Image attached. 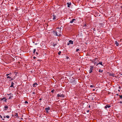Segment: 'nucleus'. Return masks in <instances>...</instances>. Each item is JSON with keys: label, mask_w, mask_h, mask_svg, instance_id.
Instances as JSON below:
<instances>
[{"label": "nucleus", "mask_w": 122, "mask_h": 122, "mask_svg": "<svg viewBox=\"0 0 122 122\" xmlns=\"http://www.w3.org/2000/svg\"><path fill=\"white\" fill-rule=\"evenodd\" d=\"M94 86L92 85H91L90 86V87H93Z\"/></svg>", "instance_id": "7c9ffc66"}, {"label": "nucleus", "mask_w": 122, "mask_h": 122, "mask_svg": "<svg viewBox=\"0 0 122 122\" xmlns=\"http://www.w3.org/2000/svg\"><path fill=\"white\" fill-rule=\"evenodd\" d=\"M0 117L1 118H2V117L1 115H0Z\"/></svg>", "instance_id": "f704fd0d"}, {"label": "nucleus", "mask_w": 122, "mask_h": 122, "mask_svg": "<svg viewBox=\"0 0 122 122\" xmlns=\"http://www.w3.org/2000/svg\"><path fill=\"white\" fill-rule=\"evenodd\" d=\"M97 60L98 61V58H95V59L93 60H90V61H91L92 63H94V64L95 65H96V64H97V63L98 62H97Z\"/></svg>", "instance_id": "7ed1b4c3"}, {"label": "nucleus", "mask_w": 122, "mask_h": 122, "mask_svg": "<svg viewBox=\"0 0 122 122\" xmlns=\"http://www.w3.org/2000/svg\"><path fill=\"white\" fill-rule=\"evenodd\" d=\"M36 54L37 55H38V53L37 52H36Z\"/></svg>", "instance_id": "2f4dec72"}, {"label": "nucleus", "mask_w": 122, "mask_h": 122, "mask_svg": "<svg viewBox=\"0 0 122 122\" xmlns=\"http://www.w3.org/2000/svg\"><path fill=\"white\" fill-rule=\"evenodd\" d=\"M119 97L121 99H122V95H119Z\"/></svg>", "instance_id": "cd10ccee"}, {"label": "nucleus", "mask_w": 122, "mask_h": 122, "mask_svg": "<svg viewBox=\"0 0 122 122\" xmlns=\"http://www.w3.org/2000/svg\"><path fill=\"white\" fill-rule=\"evenodd\" d=\"M102 61L100 62H99V63L97 64V65L98 64H100L102 66H103V65L102 63Z\"/></svg>", "instance_id": "6ab92c4d"}, {"label": "nucleus", "mask_w": 122, "mask_h": 122, "mask_svg": "<svg viewBox=\"0 0 122 122\" xmlns=\"http://www.w3.org/2000/svg\"><path fill=\"white\" fill-rule=\"evenodd\" d=\"M69 57H67L66 58L67 59H69Z\"/></svg>", "instance_id": "58836bf2"}, {"label": "nucleus", "mask_w": 122, "mask_h": 122, "mask_svg": "<svg viewBox=\"0 0 122 122\" xmlns=\"http://www.w3.org/2000/svg\"><path fill=\"white\" fill-rule=\"evenodd\" d=\"M115 87L116 90H115V92H116V93H116L115 94L117 95H118L119 93L120 92V86L119 85H117Z\"/></svg>", "instance_id": "f03ea898"}, {"label": "nucleus", "mask_w": 122, "mask_h": 122, "mask_svg": "<svg viewBox=\"0 0 122 122\" xmlns=\"http://www.w3.org/2000/svg\"><path fill=\"white\" fill-rule=\"evenodd\" d=\"M4 99H5V97H3V98H1V99H0V100H1V101H2Z\"/></svg>", "instance_id": "393cba45"}, {"label": "nucleus", "mask_w": 122, "mask_h": 122, "mask_svg": "<svg viewBox=\"0 0 122 122\" xmlns=\"http://www.w3.org/2000/svg\"><path fill=\"white\" fill-rule=\"evenodd\" d=\"M33 58L34 59H35L36 58V57H35V56H34L33 57Z\"/></svg>", "instance_id": "72a5a7b5"}, {"label": "nucleus", "mask_w": 122, "mask_h": 122, "mask_svg": "<svg viewBox=\"0 0 122 122\" xmlns=\"http://www.w3.org/2000/svg\"><path fill=\"white\" fill-rule=\"evenodd\" d=\"M45 109L46 111V112L47 113H48L49 111L48 110H50V107H48L45 108Z\"/></svg>", "instance_id": "0eeeda50"}, {"label": "nucleus", "mask_w": 122, "mask_h": 122, "mask_svg": "<svg viewBox=\"0 0 122 122\" xmlns=\"http://www.w3.org/2000/svg\"><path fill=\"white\" fill-rule=\"evenodd\" d=\"M4 108L5 109L4 110H7V109L8 108V107L7 105H5L4 107Z\"/></svg>", "instance_id": "4468645a"}, {"label": "nucleus", "mask_w": 122, "mask_h": 122, "mask_svg": "<svg viewBox=\"0 0 122 122\" xmlns=\"http://www.w3.org/2000/svg\"><path fill=\"white\" fill-rule=\"evenodd\" d=\"M55 90L54 89H53L51 91V92L53 93L55 91Z\"/></svg>", "instance_id": "b1692460"}, {"label": "nucleus", "mask_w": 122, "mask_h": 122, "mask_svg": "<svg viewBox=\"0 0 122 122\" xmlns=\"http://www.w3.org/2000/svg\"><path fill=\"white\" fill-rule=\"evenodd\" d=\"M8 95V97H9V99H11L13 97V94L11 93L7 94Z\"/></svg>", "instance_id": "20e7f679"}, {"label": "nucleus", "mask_w": 122, "mask_h": 122, "mask_svg": "<svg viewBox=\"0 0 122 122\" xmlns=\"http://www.w3.org/2000/svg\"><path fill=\"white\" fill-rule=\"evenodd\" d=\"M71 2H68L67 3V5H68L67 7H70V6L71 5Z\"/></svg>", "instance_id": "9b49d317"}, {"label": "nucleus", "mask_w": 122, "mask_h": 122, "mask_svg": "<svg viewBox=\"0 0 122 122\" xmlns=\"http://www.w3.org/2000/svg\"><path fill=\"white\" fill-rule=\"evenodd\" d=\"M52 17H53L52 19L53 20L56 21L57 20V17L56 15L53 14L52 15Z\"/></svg>", "instance_id": "39448f33"}, {"label": "nucleus", "mask_w": 122, "mask_h": 122, "mask_svg": "<svg viewBox=\"0 0 122 122\" xmlns=\"http://www.w3.org/2000/svg\"><path fill=\"white\" fill-rule=\"evenodd\" d=\"M37 85L38 84L36 83H35L33 84V87H36V86H37Z\"/></svg>", "instance_id": "f8f14e48"}, {"label": "nucleus", "mask_w": 122, "mask_h": 122, "mask_svg": "<svg viewBox=\"0 0 122 122\" xmlns=\"http://www.w3.org/2000/svg\"><path fill=\"white\" fill-rule=\"evenodd\" d=\"M7 78H9L10 79L11 78V77H10V76H7Z\"/></svg>", "instance_id": "bb28decb"}, {"label": "nucleus", "mask_w": 122, "mask_h": 122, "mask_svg": "<svg viewBox=\"0 0 122 122\" xmlns=\"http://www.w3.org/2000/svg\"><path fill=\"white\" fill-rule=\"evenodd\" d=\"M2 119V120H4V119Z\"/></svg>", "instance_id": "c03bdc74"}, {"label": "nucleus", "mask_w": 122, "mask_h": 122, "mask_svg": "<svg viewBox=\"0 0 122 122\" xmlns=\"http://www.w3.org/2000/svg\"><path fill=\"white\" fill-rule=\"evenodd\" d=\"M57 97H64V96L63 94H58L57 95Z\"/></svg>", "instance_id": "6e6552de"}, {"label": "nucleus", "mask_w": 122, "mask_h": 122, "mask_svg": "<svg viewBox=\"0 0 122 122\" xmlns=\"http://www.w3.org/2000/svg\"><path fill=\"white\" fill-rule=\"evenodd\" d=\"M86 26V24H85V25H84L83 27H84Z\"/></svg>", "instance_id": "c9c22d12"}, {"label": "nucleus", "mask_w": 122, "mask_h": 122, "mask_svg": "<svg viewBox=\"0 0 122 122\" xmlns=\"http://www.w3.org/2000/svg\"><path fill=\"white\" fill-rule=\"evenodd\" d=\"M109 73V74L110 76H112L113 77H114V74H113V73Z\"/></svg>", "instance_id": "2eb2a0df"}, {"label": "nucleus", "mask_w": 122, "mask_h": 122, "mask_svg": "<svg viewBox=\"0 0 122 122\" xmlns=\"http://www.w3.org/2000/svg\"><path fill=\"white\" fill-rule=\"evenodd\" d=\"M11 73H10V74H6V76H8L9 75L10 76V75H11Z\"/></svg>", "instance_id": "4be33fe9"}, {"label": "nucleus", "mask_w": 122, "mask_h": 122, "mask_svg": "<svg viewBox=\"0 0 122 122\" xmlns=\"http://www.w3.org/2000/svg\"><path fill=\"white\" fill-rule=\"evenodd\" d=\"M14 84V83L13 82H12L11 85L10 86V87H13V85Z\"/></svg>", "instance_id": "a211bd4d"}, {"label": "nucleus", "mask_w": 122, "mask_h": 122, "mask_svg": "<svg viewBox=\"0 0 122 122\" xmlns=\"http://www.w3.org/2000/svg\"><path fill=\"white\" fill-rule=\"evenodd\" d=\"M110 105H107L105 107V109L107 108H109L110 107Z\"/></svg>", "instance_id": "ddd939ff"}, {"label": "nucleus", "mask_w": 122, "mask_h": 122, "mask_svg": "<svg viewBox=\"0 0 122 122\" xmlns=\"http://www.w3.org/2000/svg\"><path fill=\"white\" fill-rule=\"evenodd\" d=\"M36 51V49H34L33 50V53L34 54H35V53Z\"/></svg>", "instance_id": "412c9836"}, {"label": "nucleus", "mask_w": 122, "mask_h": 122, "mask_svg": "<svg viewBox=\"0 0 122 122\" xmlns=\"http://www.w3.org/2000/svg\"><path fill=\"white\" fill-rule=\"evenodd\" d=\"M7 99H6V97H5V99H4L3 100V102H7Z\"/></svg>", "instance_id": "aec40b11"}, {"label": "nucleus", "mask_w": 122, "mask_h": 122, "mask_svg": "<svg viewBox=\"0 0 122 122\" xmlns=\"http://www.w3.org/2000/svg\"><path fill=\"white\" fill-rule=\"evenodd\" d=\"M76 20L75 19H73L70 22V23H72L73 22L75 23L76 22Z\"/></svg>", "instance_id": "1a4fd4ad"}, {"label": "nucleus", "mask_w": 122, "mask_h": 122, "mask_svg": "<svg viewBox=\"0 0 122 122\" xmlns=\"http://www.w3.org/2000/svg\"><path fill=\"white\" fill-rule=\"evenodd\" d=\"M42 99L41 98H40L39 99V100L41 101V100H42Z\"/></svg>", "instance_id": "e433bc0d"}, {"label": "nucleus", "mask_w": 122, "mask_h": 122, "mask_svg": "<svg viewBox=\"0 0 122 122\" xmlns=\"http://www.w3.org/2000/svg\"><path fill=\"white\" fill-rule=\"evenodd\" d=\"M69 43H68L67 44V45H69L70 44H73V41L71 40L69 41Z\"/></svg>", "instance_id": "9d476101"}, {"label": "nucleus", "mask_w": 122, "mask_h": 122, "mask_svg": "<svg viewBox=\"0 0 122 122\" xmlns=\"http://www.w3.org/2000/svg\"><path fill=\"white\" fill-rule=\"evenodd\" d=\"M14 115L16 117H17V118L19 117H18V114L16 113H15V114H14Z\"/></svg>", "instance_id": "f3484780"}, {"label": "nucleus", "mask_w": 122, "mask_h": 122, "mask_svg": "<svg viewBox=\"0 0 122 122\" xmlns=\"http://www.w3.org/2000/svg\"><path fill=\"white\" fill-rule=\"evenodd\" d=\"M13 78H11V80H10L12 81V80H13Z\"/></svg>", "instance_id": "ea45409f"}, {"label": "nucleus", "mask_w": 122, "mask_h": 122, "mask_svg": "<svg viewBox=\"0 0 122 122\" xmlns=\"http://www.w3.org/2000/svg\"><path fill=\"white\" fill-rule=\"evenodd\" d=\"M4 118H5V116H4Z\"/></svg>", "instance_id": "37998d69"}, {"label": "nucleus", "mask_w": 122, "mask_h": 122, "mask_svg": "<svg viewBox=\"0 0 122 122\" xmlns=\"http://www.w3.org/2000/svg\"><path fill=\"white\" fill-rule=\"evenodd\" d=\"M25 103H28V102H27V101H25Z\"/></svg>", "instance_id": "a19ab883"}, {"label": "nucleus", "mask_w": 122, "mask_h": 122, "mask_svg": "<svg viewBox=\"0 0 122 122\" xmlns=\"http://www.w3.org/2000/svg\"><path fill=\"white\" fill-rule=\"evenodd\" d=\"M61 51H59L58 53V54L59 55H60V54H61Z\"/></svg>", "instance_id": "a878e982"}, {"label": "nucleus", "mask_w": 122, "mask_h": 122, "mask_svg": "<svg viewBox=\"0 0 122 122\" xmlns=\"http://www.w3.org/2000/svg\"><path fill=\"white\" fill-rule=\"evenodd\" d=\"M79 50V49H76V51L78 52Z\"/></svg>", "instance_id": "c85d7f7f"}, {"label": "nucleus", "mask_w": 122, "mask_h": 122, "mask_svg": "<svg viewBox=\"0 0 122 122\" xmlns=\"http://www.w3.org/2000/svg\"><path fill=\"white\" fill-rule=\"evenodd\" d=\"M89 110H87V112H89Z\"/></svg>", "instance_id": "4c0bfd02"}, {"label": "nucleus", "mask_w": 122, "mask_h": 122, "mask_svg": "<svg viewBox=\"0 0 122 122\" xmlns=\"http://www.w3.org/2000/svg\"><path fill=\"white\" fill-rule=\"evenodd\" d=\"M103 71V70H101V69H100L99 70V72H101V73H102V72Z\"/></svg>", "instance_id": "5701e85b"}, {"label": "nucleus", "mask_w": 122, "mask_h": 122, "mask_svg": "<svg viewBox=\"0 0 122 122\" xmlns=\"http://www.w3.org/2000/svg\"><path fill=\"white\" fill-rule=\"evenodd\" d=\"M94 90H94V89H93V91H94Z\"/></svg>", "instance_id": "a18cd8bd"}, {"label": "nucleus", "mask_w": 122, "mask_h": 122, "mask_svg": "<svg viewBox=\"0 0 122 122\" xmlns=\"http://www.w3.org/2000/svg\"><path fill=\"white\" fill-rule=\"evenodd\" d=\"M6 118H9V116L8 115H7L6 116Z\"/></svg>", "instance_id": "c756f323"}, {"label": "nucleus", "mask_w": 122, "mask_h": 122, "mask_svg": "<svg viewBox=\"0 0 122 122\" xmlns=\"http://www.w3.org/2000/svg\"><path fill=\"white\" fill-rule=\"evenodd\" d=\"M90 105H89V108H90Z\"/></svg>", "instance_id": "79ce46f5"}, {"label": "nucleus", "mask_w": 122, "mask_h": 122, "mask_svg": "<svg viewBox=\"0 0 122 122\" xmlns=\"http://www.w3.org/2000/svg\"><path fill=\"white\" fill-rule=\"evenodd\" d=\"M93 67L92 66H90V68L89 71V73H91L92 72V70L93 69Z\"/></svg>", "instance_id": "423d86ee"}, {"label": "nucleus", "mask_w": 122, "mask_h": 122, "mask_svg": "<svg viewBox=\"0 0 122 122\" xmlns=\"http://www.w3.org/2000/svg\"><path fill=\"white\" fill-rule=\"evenodd\" d=\"M53 33L56 36H61V29L60 28H57L56 31H54Z\"/></svg>", "instance_id": "f257e3e1"}, {"label": "nucleus", "mask_w": 122, "mask_h": 122, "mask_svg": "<svg viewBox=\"0 0 122 122\" xmlns=\"http://www.w3.org/2000/svg\"><path fill=\"white\" fill-rule=\"evenodd\" d=\"M115 44H116L117 46H118L119 45V43L117 42V41H116L115 42Z\"/></svg>", "instance_id": "dca6fc26"}, {"label": "nucleus", "mask_w": 122, "mask_h": 122, "mask_svg": "<svg viewBox=\"0 0 122 122\" xmlns=\"http://www.w3.org/2000/svg\"><path fill=\"white\" fill-rule=\"evenodd\" d=\"M32 93L33 94H35V92H32Z\"/></svg>", "instance_id": "473e14b6"}]
</instances>
